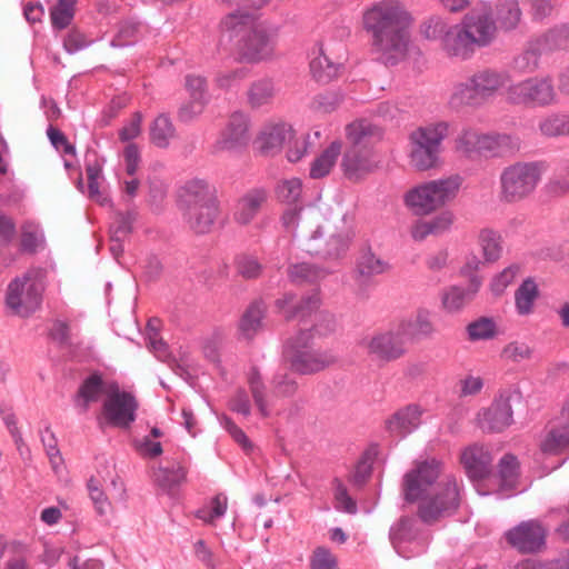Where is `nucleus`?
Instances as JSON below:
<instances>
[{"label":"nucleus","mask_w":569,"mask_h":569,"mask_svg":"<svg viewBox=\"0 0 569 569\" xmlns=\"http://www.w3.org/2000/svg\"><path fill=\"white\" fill-rule=\"evenodd\" d=\"M460 459L471 480H481L491 473L493 458L483 446L472 445L466 448Z\"/></svg>","instance_id":"obj_22"},{"label":"nucleus","mask_w":569,"mask_h":569,"mask_svg":"<svg viewBox=\"0 0 569 569\" xmlns=\"http://www.w3.org/2000/svg\"><path fill=\"white\" fill-rule=\"evenodd\" d=\"M539 131L546 137L567 136L566 114L550 113L539 122Z\"/></svg>","instance_id":"obj_58"},{"label":"nucleus","mask_w":569,"mask_h":569,"mask_svg":"<svg viewBox=\"0 0 569 569\" xmlns=\"http://www.w3.org/2000/svg\"><path fill=\"white\" fill-rule=\"evenodd\" d=\"M390 269L388 261L377 256L370 244H363L359 249L352 270V279L360 290L368 287L372 279L383 274Z\"/></svg>","instance_id":"obj_18"},{"label":"nucleus","mask_w":569,"mask_h":569,"mask_svg":"<svg viewBox=\"0 0 569 569\" xmlns=\"http://www.w3.org/2000/svg\"><path fill=\"white\" fill-rule=\"evenodd\" d=\"M44 242L43 231L39 224L26 222L21 228V249L22 251L33 253Z\"/></svg>","instance_id":"obj_54"},{"label":"nucleus","mask_w":569,"mask_h":569,"mask_svg":"<svg viewBox=\"0 0 569 569\" xmlns=\"http://www.w3.org/2000/svg\"><path fill=\"white\" fill-rule=\"evenodd\" d=\"M450 123L430 122L420 126L409 134V163L417 171H428L440 163L441 146L449 136Z\"/></svg>","instance_id":"obj_5"},{"label":"nucleus","mask_w":569,"mask_h":569,"mask_svg":"<svg viewBox=\"0 0 569 569\" xmlns=\"http://www.w3.org/2000/svg\"><path fill=\"white\" fill-rule=\"evenodd\" d=\"M43 286L36 271L14 278L7 288L6 307L14 316L29 317L41 303Z\"/></svg>","instance_id":"obj_10"},{"label":"nucleus","mask_w":569,"mask_h":569,"mask_svg":"<svg viewBox=\"0 0 569 569\" xmlns=\"http://www.w3.org/2000/svg\"><path fill=\"white\" fill-rule=\"evenodd\" d=\"M479 423L483 430L500 432L512 423V410L508 398L500 397L479 413Z\"/></svg>","instance_id":"obj_25"},{"label":"nucleus","mask_w":569,"mask_h":569,"mask_svg":"<svg viewBox=\"0 0 569 569\" xmlns=\"http://www.w3.org/2000/svg\"><path fill=\"white\" fill-rule=\"evenodd\" d=\"M77 0H59L50 10L52 28L63 30L70 26L74 17Z\"/></svg>","instance_id":"obj_48"},{"label":"nucleus","mask_w":569,"mask_h":569,"mask_svg":"<svg viewBox=\"0 0 569 569\" xmlns=\"http://www.w3.org/2000/svg\"><path fill=\"white\" fill-rule=\"evenodd\" d=\"M461 183L459 174L423 182L405 193V204L416 214H431L457 197Z\"/></svg>","instance_id":"obj_6"},{"label":"nucleus","mask_w":569,"mask_h":569,"mask_svg":"<svg viewBox=\"0 0 569 569\" xmlns=\"http://www.w3.org/2000/svg\"><path fill=\"white\" fill-rule=\"evenodd\" d=\"M420 418V408L418 406L410 405L397 411L387 421V429L391 435L405 438L419 427Z\"/></svg>","instance_id":"obj_29"},{"label":"nucleus","mask_w":569,"mask_h":569,"mask_svg":"<svg viewBox=\"0 0 569 569\" xmlns=\"http://www.w3.org/2000/svg\"><path fill=\"white\" fill-rule=\"evenodd\" d=\"M218 214V202L190 207L186 209L184 217L189 227L197 233H207Z\"/></svg>","instance_id":"obj_31"},{"label":"nucleus","mask_w":569,"mask_h":569,"mask_svg":"<svg viewBox=\"0 0 569 569\" xmlns=\"http://www.w3.org/2000/svg\"><path fill=\"white\" fill-rule=\"evenodd\" d=\"M137 211L128 210L126 212H117L113 222L110 226L112 239H127L132 232L133 222L137 220Z\"/></svg>","instance_id":"obj_55"},{"label":"nucleus","mask_w":569,"mask_h":569,"mask_svg":"<svg viewBox=\"0 0 569 569\" xmlns=\"http://www.w3.org/2000/svg\"><path fill=\"white\" fill-rule=\"evenodd\" d=\"M149 134L152 144L160 149H167L176 137V128L171 118L166 113H160L150 123Z\"/></svg>","instance_id":"obj_41"},{"label":"nucleus","mask_w":569,"mask_h":569,"mask_svg":"<svg viewBox=\"0 0 569 569\" xmlns=\"http://www.w3.org/2000/svg\"><path fill=\"white\" fill-rule=\"evenodd\" d=\"M449 29L450 26L440 17H431L420 27L422 36L429 40H440V47Z\"/></svg>","instance_id":"obj_60"},{"label":"nucleus","mask_w":569,"mask_h":569,"mask_svg":"<svg viewBox=\"0 0 569 569\" xmlns=\"http://www.w3.org/2000/svg\"><path fill=\"white\" fill-rule=\"evenodd\" d=\"M396 322L407 342L431 339L437 332L431 313L427 309H418L413 315L400 318Z\"/></svg>","instance_id":"obj_21"},{"label":"nucleus","mask_w":569,"mask_h":569,"mask_svg":"<svg viewBox=\"0 0 569 569\" xmlns=\"http://www.w3.org/2000/svg\"><path fill=\"white\" fill-rule=\"evenodd\" d=\"M187 477L186 469L179 465L173 463L167 467H159L154 471V480L163 489H172L181 485Z\"/></svg>","instance_id":"obj_46"},{"label":"nucleus","mask_w":569,"mask_h":569,"mask_svg":"<svg viewBox=\"0 0 569 569\" xmlns=\"http://www.w3.org/2000/svg\"><path fill=\"white\" fill-rule=\"evenodd\" d=\"M227 508L228 497L224 493H218L210 500L209 506L196 511V517L206 523L212 525L226 515Z\"/></svg>","instance_id":"obj_49"},{"label":"nucleus","mask_w":569,"mask_h":569,"mask_svg":"<svg viewBox=\"0 0 569 569\" xmlns=\"http://www.w3.org/2000/svg\"><path fill=\"white\" fill-rule=\"evenodd\" d=\"M250 117L242 112H233L222 131L220 138L213 144L214 152H240L250 141Z\"/></svg>","instance_id":"obj_15"},{"label":"nucleus","mask_w":569,"mask_h":569,"mask_svg":"<svg viewBox=\"0 0 569 569\" xmlns=\"http://www.w3.org/2000/svg\"><path fill=\"white\" fill-rule=\"evenodd\" d=\"M107 387L100 375L93 373L83 380L74 397V405L80 412H87L91 402H97L102 395L106 396Z\"/></svg>","instance_id":"obj_30"},{"label":"nucleus","mask_w":569,"mask_h":569,"mask_svg":"<svg viewBox=\"0 0 569 569\" xmlns=\"http://www.w3.org/2000/svg\"><path fill=\"white\" fill-rule=\"evenodd\" d=\"M268 200V190L263 187L246 191L237 201L233 210V220L241 224H249L260 212Z\"/></svg>","instance_id":"obj_23"},{"label":"nucleus","mask_w":569,"mask_h":569,"mask_svg":"<svg viewBox=\"0 0 569 569\" xmlns=\"http://www.w3.org/2000/svg\"><path fill=\"white\" fill-rule=\"evenodd\" d=\"M546 171L543 162H517L505 168L500 174L499 198L507 203L523 200L531 194Z\"/></svg>","instance_id":"obj_8"},{"label":"nucleus","mask_w":569,"mask_h":569,"mask_svg":"<svg viewBox=\"0 0 569 569\" xmlns=\"http://www.w3.org/2000/svg\"><path fill=\"white\" fill-rule=\"evenodd\" d=\"M313 337L310 330H300L284 343L283 360L299 375L320 372L338 361L332 350L311 348Z\"/></svg>","instance_id":"obj_7"},{"label":"nucleus","mask_w":569,"mask_h":569,"mask_svg":"<svg viewBox=\"0 0 569 569\" xmlns=\"http://www.w3.org/2000/svg\"><path fill=\"white\" fill-rule=\"evenodd\" d=\"M343 64L332 61L320 47L310 61V71L316 81L328 83L336 79L342 71Z\"/></svg>","instance_id":"obj_35"},{"label":"nucleus","mask_w":569,"mask_h":569,"mask_svg":"<svg viewBox=\"0 0 569 569\" xmlns=\"http://www.w3.org/2000/svg\"><path fill=\"white\" fill-rule=\"evenodd\" d=\"M483 133L473 129H463L457 138V149L463 153H482Z\"/></svg>","instance_id":"obj_57"},{"label":"nucleus","mask_w":569,"mask_h":569,"mask_svg":"<svg viewBox=\"0 0 569 569\" xmlns=\"http://www.w3.org/2000/svg\"><path fill=\"white\" fill-rule=\"evenodd\" d=\"M459 24L467 30L477 48L489 46L496 37V23L489 4L482 3L468 12Z\"/></svg>","instance_id":"obj_14"},{"label":"nucleus","mask_w":569,"mask_h":569,"mask_svg":"<svg viewBox=\"0 0 569 569\" xmlns=\"http://www.w3.org/2000/svg\"><path fill=\"white\" fill-rule=\"evenodd\" d=\"M511 83V76L506 70L482 68L465 80L452 84L448 104L453 110L463 108L478 109L492 100L502 89Z\"/></svg>","instance_id":"obj_4"},{"label":"nucleus","mask_w":569,"mask_h":569,"mask_svg":"<svg viewBox=\"0 0 569 569\" xmlns=\"http://www.w3.org/2000/svg\"><path fill=\"white\" fill-rule=\"evenodd\" d=\"M248 76V69L240 67L232 70L220 71L216 74L214 82L218 88L228 90L238 86Z\"/></svg>","instance_id":"obj_61"},{"label":"nucleus","mask_w":569,"mask_h":569,"mask_svg":"<svg viewBox=\"0 0 569 569\" xmlns=\"http://www.w3.org/2000/svg\"><path fill=\"white\" fill-rule=\"evenodd\" d=\"M518 0H500L497 4V19L506 30L515 29L521 19Z\"/></svg>","instance_id":"obj_47"},{"label":"nucleus","mask_w":569,"mask_h":569,"mask_svg":"<svg viewBox=\"0 0 569 569\" xmlns=\"http://www.w3.org/2000/svg\"><path fill=\"white\" fill-rule=\"evenodd\" d=\"M340 141H332L310 164L309 176L311 179H321L328 176L341 153Z\"/></svg>","instance_id":"obj_39"},{"label":"nucleus","mask_w":569,"mask_h":569,"mask_svg":"<svg viewBox=\"0 0 569 569\" xmlns=\"http://www.w3.org/2000/svg\"><path fill=\"white\" fill-rule=\"evenodd\" d=\"M234 267L238 274L244 279H256L263 270L258 257L248 252L240 253L234 258Z\"/></svg>","instance_id":"obj_53"},{"label":"nucleus","mask_w":569,"mask_h":569,"mask_svg":"<svg viewBox=\"0 0 569 569\" xmlns=\"http://www.w3.org/2000/svg\"><path fill=\"white\" fill-rule=\"evenodd\" d=\"M518 460L512 455H506L499 462L500 486L503 490L515 488L518 479Z\"/></svg>","instance_id":"obj_56"},{"label":"nucleus","mask_w":569,"mask_h":569,"mask_svg":"<svg viewBox=\"0 0 569 569\" xmlns=\"http://www.w3.org/2000/svg\"><path fill=\"white\" fill-rule=\"evenodd\" d=\"M293 138V129L284 122L266 124L258 136L260 151L266 156L279 153L287 141Z\"/></svg>","instance_id":"obj_24"},{"label":"nucleus","mask_w":569,"mask_h":569,"mask_svg":"<svg viewBox=\"0 0 569 569\" xmlns=\"http://www.w3.org/2000/svg\"><path fill=\"white\" fill-rule=\"evenodd\" d=\"M520 272L519 264H511L497 274L490 284L491 291L496 296L505 292L506 288L511 284Z\"/></svg>","instance_id":"obj_63"},{"label":"nucleus","mask_w":569,"mask_h":569,"mask_svg":"<svg viewBox=\"0 0 569 569\" xmlns=\"http://www.w3.org/2000/svg\"><path fill=\"white\" fill-rule=\"evenodd\" d=\"M280 92L277 81L271 77H261L251 81L246 90V102L253 109L270 107Z\"/></svg>","instance_id":"obj_26"},{"label":"nucleus","mask_w":569,"mask_h":569,"mask_svg":"<svg viewBox=\"0 0 569 569\" xmlns=\"http://www.w3.org/2000/svg\"><path fill=\"white\" fill-rule=\"evenodd\" d=\"M481 279L478 276H472L470 279V288L468 290L453 286L449 288L442 296V305L449 312L460 310L465 303L479 290Z\"/></svg>","instance_id":"obj_37"},{"label":"nucleus","mask_w":569,"mask_h":569,"mask_svg":"<svg viewBox=\"0 0 569 569\" xmlns=\"http://www.w3.org/2000/svg\"><path fill=\"white\" fill-rule=\"evenodd\" d=\"M569 447V429L563 425L561 428H555L549 431L541 442V450L545 453L556 455L562 452Z\"/></svg>","instance_id":"obj_52"},{"label":"nucleus","mask_w":569,"mask_h":569,"mask_svg":"<svg viewBox=\"0 0 569 569\" xmlns=\"http://www.w3.org/2000/svg\"><path fill=\"white\" fill-rule=\"evenodd\" d=\"M389 539L396 552L405 559L423 555L429 546L428 535L420 531L417 521L410 517H401L391 526Z\"/></svg>","instance_id":"obj_12"},{"label":"nucleus","mask_w":569,"mask_h":569,"mask_svg":"<svg viewBox=\"0 0 569 569\" xmlns=\"http://www.w3.org/2000/svg\"><path fill=\"white\" fill-rule=\"evenodd\" d=\"M220 43H230L247 63L270 61L276 56L280 27L248 10H234L219 23Z\"/></svg>","instance_id":"obj_2"},{"label":"nucleus","mask_w":569,"mask_h":569,"mask_svg":"<svg viewBox=\"0 0 569 569\" xmlns=\"http://www.w3.org/2000/svg\"><path fill=\"white\" fill-rule=\"evenodd\" d=\"M478 242L487 262H495L501 257L502 239L498 231L482 229L479 232Z\"/></svg>","instance_id":"obj_44"},{"label":"nucleus","mask_w":569,"mask_h":569,"mask_svg":"<svg viewBox=\"0 0 569 569\" xmlns=\"http://www.w3.org/2000/svg\"><path fill=\"white\" fill-rule=\"evenodd\" d=\"M362 346L372 359L382 362L396 361L407 353V340L396 321L365 338Z\"/></svg>","instance_id":"obj_11"},{"label":"nucleus","mask_w":569,"mask_h":569,"mask_svg":"<svg viewBox=\"0 0 569 569\" xmlns=\"http://www.w3.org/2000/svg\"><path fill=\"white\" fill-rule=\"evenodd\" d=\"M295 298L293 293L287 292L274 302L278 312L283 315L287 320L306 318L320 307L321 299L318 292L302 298L297 305L293 303Z\"/></svg>","instance_id":"obj_27"},{"label":"nucleus","mask_w":569,"mask_h":569,"mask_svg":"<svg viewBox=\"0 0 569 569\" xmlns=\"http://www.w3.org/2000/svg\"><path fill=\"white\" fill-rule=\"evenodd\" d=\"M440 467L436 459L422 461L403 478L405 499L409 502L420 500L418 515L426 523L453 515L460 505V488L455 477H448L433 496H425L438 479Z\"/></svg>","instance_id":"obj_3"},{"label":"nucleus","mask_w":569,"mask_h":569,"mask_svg":"<svg viewBox=\"0 0 569 569\" xmlns=\"http://www.w3.org/2000/svg\"><path fill=\"white\" fill-rule=\"evenodd\" d=\"M138 407V401L132 393L121 390L116 382L108 385L102 412L110 426L129 428L137 418Z\"/></svg>","instance_id":"obj_13"},{"label":"nucleus","mask_w":569,"mask_h":569,"mask_svg":"<svg viewBox=\"0 0 569 569\" xmlns=\"http://www.w3.org/2000/svg\"><path fill=\"white\" fill-rule=\"evenodd\" d=\"M532 356L533 348L523 340L510 341L503 347L500 353L502 360L513 363L530 360Z\"/></svg>","instance_id":"obj_50"},{"label":"nucleus","mask_w":569,"mask_h":569,"mask_svg":"<svg viewBox=\"0 0 569 569\" xmlns=\"http://www.w3.org/2000/svg\"><path fill=\"white\" fill-rule=\"evenodd\" d=\"M441 50L449 59L467 61L473 57L477 47L468 36L467 30L459 23H456L450 26L443 39Z\"/></svg>","instance_id":"obj_20"},{"label":"nucleus","mask_w":569,"mask_h":569,"mask_svg":"<svg viewBox=\"0 0 569 569\" xmlns=\"http://www.w3.org/2000/svg\"><path fill=\"white\" fill-rule=\"evenodd\" d=\"M311 569H339L336 557L326 547H317L310 558Z\"/></svg>","instance_id":"obj_64"},{"label":"nucleus","mask_w":569,"mask_h":569,"mask_svg":"<svg viewBox=\"0 0 569 569\" xmlns=\"http://www.w3.org/2000/svg\"><path fill=\"white\" fill-rule=\"evenodd\" d=\"M249 389L259 413L267 418L272 413L273 400L267 396L262 375L257 367H251L247 373Z\"/></svg>","instance_id":"obj_33"},{"label":"nucleus","mask_w":569,"mask_h":569,"mask_svg":"<svg viewBox=\"0 0 569 569\" xmlns=\"http://www.w3.org/2000/svg\"><path fill=\"white\" fill-rule=\"evenodd\" d=\"M542 54H548V52L536 37L527 43L521 53L515 57L513 69L519 73H532L539 68Z\"/></svg>","instance_id":"obj_36"},{"label":"nucleus","mask_w":569,"mask_h":569,"mask_svg":"<svg viewBox=\"0 0 569 569\" xmlns=\"http://www.w3.org/2000/svg\"><path fill=\"white\" fill-rule=\"evenodd\" d=\"M547 529L538 520L522 521L506 532L507 541L522 553L539 551L546 543Z\"/></svg>","instance_id":"obj_16"},{"label":"nucleus","mask_w":569,"mask_h":569,"mask_svg":"<svg viewBox=\"0 0 569 569\" xmlns=\"http://www.w3.org/2000/svg\"><path fill=\"white\" fill-rule=\"evenodd\" d=\"M266 306L262 301H253L239 321V332L247 340L252 339L262 327Z\"/></svg>","instance_id":"obj_38"},{"label":"nucleus","mask_w":569,"mask_h":569,"mask_svg":"<svg viewBox=\"0 0 569 569\" xmlns=\"http://www.w3.org/2000/svg\"><path fill=\"white\" fill-rule=\"evenodd\" d=\"M274 193L281 202L296 203L302 194V181L296 177L282 179L277 183Z\"/></svg>","instance_id":"obj_51"},{"label":"nucleus","mask_w":569,"mask_h":569,"mask_svg":"<svg viewBox=\"0 0 569 569\" xmlns=\"http://www.w3.org/2000/svg\"><path fill=\"white\" fill-rule=\"evenodd\" d=\"M144 27L137 21L127 20L120 23L110 46L113 48H123L134 44L142 36Z\"/></svg>","instance_id":"obj_45"},{"label":"nucleus","mask_w":569,"mask_h":569,"mask_svg":"<svg viewBox=\"0 0 569 569\" xmlns=\"http://www.w3.org/2000/svg\"><path fill=\"white\" fill-rule=\"evenodd\" d=\"M545 51L552 53L569 49V22L557 23L537 37Z\"/></svg>","instance_id":"obj_40"},{"label":"nucleus","mask_w":569,"mask_h":569,"mask_svg":"<svg viewBox=\"0 0 569 569\" xmlns=\"http://www.w3.org/2000/svg\"><path fill=\"white\" fill-rule=\"evenodd\" d=\"M346 136L350 147H370L372 140L381 138V130L368 120H358L347 126Z\"/></svg>","instance_id":"obj_34"},{"label":"nucleus","mask_w":569,"mask_h":569,"mask_svg":"<svg viewBox=\"0 0 569 569\" xmlns=\"http://www.w3.org/2000/svg\"><path fill=\"white\" fill-rule=\"evenodd\" d=\"M322 233L317 229L311 238L308 246V251L312 254L327 261H339L348 252L350 244L353 240V233L351 231H343L331 234L323 242H319Z\"/></svg>","instance_id":"obj_17"},{"label":"nucleus","mask_w":569,"mask_h":569,"mask_svg":"<svg viewBox=\"0 0 569 569\" xmlns=\"http://www.w3.org/2000/svg\"><path fill=\"white\" fill-rule=\"evenodd\" d=\"M506 99L515 106L546 108L559 101L553 79L549 74L532 76L516 83H510Z\"/></svg>","instance_id":"obj_9"},{"label":"nucleus","mask_w":569,"mask_h":569,"mask_svg":"<svg viewBox=\"0 0 569 569\" xmlns=\"http://www.w3.org/2000/svg\"><path fill=\"white\" fill-rule=\"evenodd\" d=\"M469 339L472 341L488 340L496 336V323L489 318H480L467 327Z\"/></svg>","instance_id":"obj_59"},{"label":"nucleus","mask_w":569,"mask_h":569,"mask_svg":"<svg viewBox=\"0 0 569 569\" xmlns=\"http://www.w3.org/2000/svg\"><path fill=\"white\" fill-rule=\"evenodd\" d=\"M412 21L410 11L401 0H378L366 6L361 12V27L370 36L372 51L390 66L406 57Z\"/></svg>","instance_id":"obj_1"},{"label":"nucleus","mask_w":569,"mask_h":569,"mask_svg":"<svg viewBox=\"0 0 569 569\" xmlns=\"http://www.w3.org/2000/svg\"><path fill=\"white\" fill-rule=\"evenodd\" d=\"M179 197L184 209L218 202L214 187L202 179L187 181L180 189Z\"/></svg>","instance_id":"obj_28"},{"label":"nucleus","mask_w":569,"mask_h":569,"mask_svg":"<svg viewBox=\"0 0 569 569\" xmlns=\"http://www.w3.org/2000/svg\"><path fill=\"white\" fill-rule=\"evenodd\" d=\"M209 99L190 98L189 101L181 104L178 110V118L181 122H190L198 118L204 110Z\"/></svg>","instance_id":"obj_62"},{"label":"nucleus","mask_w":569,"mask_h":569,"mask_svg":"<svg viewBox=\"0 0 569 569\" xmlns=\"http://www.w3.org/2000/svg\"><path fill=\"white\" fill-rule=\"evenodd\" d=\"M330 273V270L308 262L292 264L288 270V276L295 283L317 282Z\"/></svg>","instance_id":"obj_43"},{"label":"nucleus","mask_w":569,"mask_h":569,"mask_svg":"<svg viewBox=\"0 0 569 569\" xmlns=\"http://www.w3.org/2000/svg\"><path fill=\"white\" fill-rule=\"evenodd\" d=\"M539 297L537 283L528 278L522 281L515 292V307L519 316H529L533 312L536 300Z\"/></svg>","instance_id":"obj_42"},{"label":"nucleus","mask_w":569,"mask_h":569,"mask_svg":"<svg viewBox=\"0 0 569 569\" xmlns=\"http://www.w3.org/2000/svg\"><path fill=\"white\" fill-rule=\"evenodd\" d=\"M378 167V160L370 147H349L341 160L343 174L352 181H358L372 173Z\"/></svg>","instance_id":"obj_19"},{"label":"nucleus","mask_w":569,"mask_h":569,"mask_svg":"<svg viewBox=\"0 0 569 569\" xmlns=\"http://www.w3.org/2000/svg\"><path fill=\"white\" fill-rule=\"evenodd\" d=\"M520 149V139L517 136L500 132L483 133L482 153L503 156Z\"/></svg>","instance_id":"obj_32"}]
</instances>
